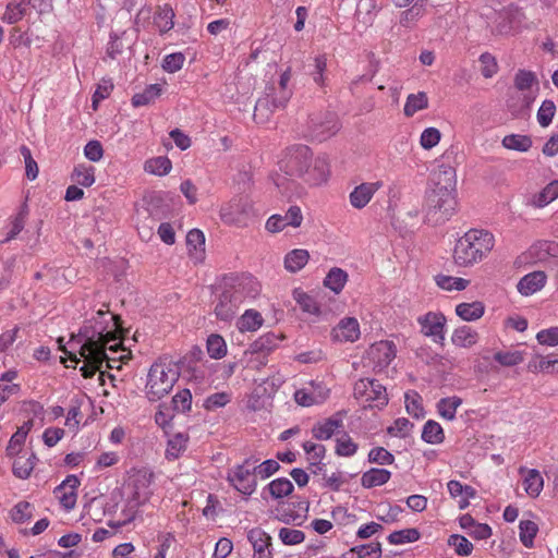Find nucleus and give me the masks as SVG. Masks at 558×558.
<instances>
[{"label": "nucleus", "instance_id": "1", "mask_svg": "<svg viewBox=\"0 0 558 558\" xmlns=\"http://www.w3.org/2000/svg\"><path fill=\"white\" fill-rule=\"evenodd\" d=\"M119 323L120 317L112 314L108 306L98 310L84 323L78 335L84 340L78 351L84 360L80 369L84 378H92L97 372L104 375V365L120 369L121 364L131 359V351L122 347L121 340L117 342Z\"/></svg>", "mask_w": 558, "mask_h": 558}, {"label": "nucleus", "instance_id": "2", "mask_svg": "<svg viewBox=\"0 0 558 558\" xmlns=\"http://www.w3.org/2000/svg\"><path fill=\"white\" fill-rule=\"evenodd\" d=\"M434 184L426 194L425 211L428 221L438 225L447 221L456 208V171L450 166H440L432 175Z\"/></svg>", "mask_w": 558, "mask_h": 558}, {"label": "nucleus", "instance_id": "3", "mask_svg": "<svg viewBox=\"0 0 558 558\" xmlns=\"http://www.w3.org/2000/svg\"><path fill=\"white\" fill-rule=\"evenodd\" d=\"M154 473L146 469H132L128 473L124 484L125 508L122 510V518L110 521L109 526L121 527L134 520L141 506L149 501L153 489Z\"/></svg>", "mask_w": 558, "mask_h": 558}, {"label": "nucleus", "instance_id": "4", "mask_svg": "<svg viewBox=\"0 0 558 558\" xmlns=\"http://www.w3.org/2000/svg\"><path fill=\"white\" fill-rule=\"evenodd\" d=\"M495 246V235L485 229H470L460 236L452 251L453 263L470 268L488 257Z\"/></svg>", "mask_w": 558, "mask_h": 558}, {"label": "nucleus", "instance_id": "5", "mask_svg": "<svg viewBox=\"0 0 558 558\" xmlns=\"http://www.w3.org/2000/svg\"><path fill=\"white\" fill-rule=\"evenodd\" d=\"M292 69L288 66L279 75L278 84L268 88L265 97L256 101L253 118L257 123L266 122L274 110L287 107L293 95Z\"/></svg>", "mask_w": 558, "mask_h": 558}, {"label": "nucleus", "instance_id": "6", "mask_svg": "<svg viewBox=\"0 0 558 558\" xmlns=\"http://www.w3.org/2000/svg\"><path fill=\"white\" fill-rule=\"evenodd\" d=\"M178 366L167 360L155 362L149 369L146 383V396L150 401H158L167 396L179 379Z\"/></svg>", "mask_w": 558, "mask_h": 558}, {"label": "nucleus", "instance_id": "7", "mask_svg": "<svg viewBox=\"0 0 558 558\" xmlns=\"http://www.w3.org/2000/svg\"><path fill=\"white\" fill-rule=\"evenodd\" d=\"M354 397L364 408L383 409L388 403L386 388L375 379L361 378L354 385Z\"/></svg>", "mask_w": 558, "mask_h": 558}, {"label": "nucleus", "instance_id": "8", "mask_svg": "<svg viewBox=\"0 0 558 558\" xmlns=\"http://www.w3.org/2000/svg\"><path fill=\"white\" fill-rule=\"evenodd\" d=\"M233 277L223 278V290L215 307L217 317L222 320L231 319L242 302V284L239 283L236 289Z\"/></svg>", "mask_w": 558, "mask_h": 558}, {"label": "nucleus", "instance_id": "9", "mask_svg": "<svg viewBox=\"0 0 558 558\" xmlns=\"http://www.w3.org/2000/svg\"><path fill=\"white\" fill-rule=\"evenodd\" d=\"M313 153L306 145H293L288 147L279 160V168L291 178L300 179Z\"/></svg>", "mask_w": 558, "mask_h": 558}, {"label": "nucleus", "instance_id": "10", "mask_svg": "<svg viewBox=\"0 0 558 558\" xmlns=\"http://www.w3.org/2000/svg\"><path fill=\"white\" fill-rule=\"evenodd\" d=\"M284 338L283 333L267 332L255 340L250 345L248 367L258 368L260 365H266L269 353L274 351Z\"/></svg>", "mask_w": 558, "mask_h": 558}, {"label": "nucleus", "instance_id": "11", "mask_svg": "<svg viewBox=\"0 0 558 558\" xmlns=\"http://www.w3.org/2000/svg\"><path fill=\"white\" fill-rule=\"evenodd\" d=\"M341 128V123L333 112L312 114L308 121L310 135L323 142L336 135Z\"/></svg>", "mask_w": 558, "mask_h": 558}, {"label": "nucleus", "instance_id": "12", "mask_svg": "<svg viewBox=\"0 0 558 558\" xmlns=\"http://www.w3.org/2000/svg\"><path fill=\"white\" fill-rule=\"evenodd\" d=\"M331 171L330 163L326 156H312L307 162L300 180L310 187H318L329 181Z\"/></svg>", "mask_w": 558, "mask_h": 558}, {"label": "nucleus", "instance_id": "13", "mask_svg": "<svg viewBox=\"0 0 558 558\" xmlns=\"http://www.w3.org/2000/svg\"><path fill=\"white\" fill-rule=\"evenodd\" d=\"M330 389L323 381L311 380L306 386L296 389L293 395L295 403L303 408L319 405L326 402Z\"/></svg>", "mask_w": 558, "mask_h": 558}, {"label": "nucleus", "instance_id": "14", "mask_svg": "<svg viewBox=\"0 0 558 558\" xmlns=\"http://www.w3.org/2000/svg\"><path fill=\"white\" fill-rule=\"evenodd\" d=\"M277 391V386L269 377L254 380V387L247 400V407L256 410L267 409L271 405L272 397Z\"/></svg>", "mask_w": 558, "mask_h": 558}, {"label": "nucleus", "instance_id": "15", "mask_svg": "<svg viewBox=\"0 0 558 558\" xmlns=\"http://www.w3.org/2000/svg\"><path fill=\"white\" fill-rule=\"evenodd\" d=\"M302 209L298 205L288 208L284 215L275 214L270 216L265 225L268 232L278 233L287 227L299 228L303 223Z\"/></svg>", "mask_w": 558, "mask_h": 558}, {"label": "nucleus", "instance_id": "16", "mask_svg": "<svg viewBox=\"0 0 558 558\" xmlns=\"http://www.w3.org/2000/svg\"><path fill=\"white\" fill-rule=\"evenodd\" d=\"M421 331L426 337L434 338V341L445 339L446 316L440 312H428L417 318Z\"/></svg>", "mask_w": 558, "mask_h": 558}, {"label": "nucleus", "instance_id": "17", "mask_svg": "<svg viewBox=\"0 0 558 558\" xmlns=\"http://www.w3.org/2000/svg\"><path fill=\"white\" fill-rule=\"evenodd\" d=\"M78 486L80 480L77 476L68 475L61 484L54 488V497L65 511H71L75 508Z\"/></svg>", "mask_w": 558, "mask_h": 558}, {"label": "nucleus", "instance_id": "18", "mask_svg": "<svg viewBox=\"0 0 558 558\" xmlns=\"http://www.w3.org/2000/svg\"><path fill=\"white\" fill-rule=\"evenodd\" d=\"M384 186V182L378 180L374 182H362L356 185L349 194V203L354 209L366 207L374 195Z\"/></svg>", "mask_w": 558, "mask_h": 558}, {"label": "nucleus", "instance_id": "19", "mask_svg": "<svg viewBox=\"0 0 558 558\" xmlns=\"http://www.w3.org/2000/svg\"><path fill=\"white\" fill-rule=\"evenodd\" d=\"M280 468L278 461L269 459L259 464H254L252 470L246 469V496L251 495L258 481H265L275 474Z\"/></svg>", "mask_w": 558, "mask_h": 558}, {"label": "nucleus", "instance_id": "20", "mask_svg": "<svg viewBox=\"0 0 558 558\" xmlns=\"http://www.w3.org/2000/svg\"><path fill=\"white\" fill-rule=\"evenodd\" d=\"M330 336L336 342H355L361 336L359 320L355 317H343L332 328Z\"/></svg>", "mask_w": 558, "mask_h": 558}, {"label": "nucleus", "instance_id": "21", "mask_svg": "<svg viewBox=\"0 0 558 558\" xmlns=\"http://www.w3.org/2000/svg\"><path fill=\"white\" fill-rule=\"evenodd\" d=\"M343 428V415L337 412L329 417L316 422L312 427V435L317 440H328Z\"/></svg>", "mask_w": 558, "mask_h": 558}, {"label": "nucleus", "instance_id": "22", "mask_svg": "<svg viewBox=\"0 0 558 558\" xmlns=\"http://www.w3.org/2000/svg\"><path fill=\"white\" fill-rule=\"evenodd\" d=\"M396 345L392 341L375 342L369 349V356L377 367H386L396 357Z\"/></svg>", "mask_w": 558, "mask_h": 558}, {"label": "nucleus", "instance_id": "23", "mask_svg": "<svg viewBox=\"0 0 558 558\" xmlns=\"http://www.w3.org/2000/svg\"><path fill=\"white\" fill-rule=\"evenodd\" d=\"M247 539L253 547V558H272L271 537L260 529H253L247 534Z\"/></svg>", "mask_w": 558, "mask_h": 558}, {"label": "nucleus", "instance_id": "24", "mask_svg": "<svg viewBox=\"0 0 558 558\" xmlns=\"http://www.w3.org/2000/svg\"><path fill=\"white\" fill-rule=\"evenodd\" d=\"M480 340L478 332L469 325L457 327L451 335V343L457 348L470 349Z\"/></svg>", "mask_w": 558, "mask_h": 558}, {"label": "nucleus", "instance_id": "25", "mask_svg": "<svg viewBox=\"0 0 558 558\" xmlns=\"http://www.w3.org/2000/svg\"><path fill=\"white\" fill-rule=\"evenodd\" d=\"M546 279L547 276L544 271L530 272L518 282V291L522 295H532L545 286Z\"/></svg>", "mask_w": 558, "mask_h": 558}, {"label": "nucleus", "instance_id": "26", "mask_svg": "<svg viewBox=\"0 0 558 558\" xmlns=\"http://www.w3.org/2000/svg\"><path fill=\"white\" fill-rule=\"evenodd\" d=\"M174 11L168 3L158 5L154 13V25L160 35L167 34L174 27Z\"/></svg>", "mask_w": 558, "mask_h": 558}, {"label": "nucleus", "instance_id": "27", "mask_svg": "<svg viewBox=\"0 0 558 558\" xmlns=\"http://www.w3.org/2000/svg\"><path fill=\"white\" fill-rule=\"evenodd\" d=\"M14 457L15 459L13 461V474L22 480L29 477L36 462L35 453L27 450L21 452L20 454H15Z\"/></svg>", "mask_w": 558, "mask_h": 558}, {"label": "nucleus", "instance_id": "28", "mask_svg": "<svg viewBox=\"0 0 558 558\" xmlns=\"http://www.w3.org/2000/svg\"><path fill=\"white\" fill-rule=\"evenodd\" d=\"M457 316L464 322H476L485 314V305L481 301L462 302L456 305Z\"/></svg>", "mask_w": 558, "mask_h": 558}, {"label": "nucleus", "instance_id": "29", "mask_svg": "<svg viewBox=\"0 0 558 558\" xmlns=\"http://www.w3.org/2000/svg\"><path fill=\"white\" fill-rule=\"evenodd\" d=\"M519 472L521 474L526 473L523 480L525 493L532 498L538 497L544 487V478L541 473L535 469L526 470L523 466L520 468Z\"/></svg>", "mask_w": 558, "mask_h": 558}, {"label": "nucleus", "instance_id": "30", "mask_svg": "<svg viewBox=\"0 0 558 558\" xmlns=\"http://www.w3.org/2000/svg\"><path fill=\"white\" fill-rule=\"evenodd\" d=\"M527 371L533 374H558V359L553 355H536L529 362Z\"/></svg>", "mask_w": 558, "mask_h": 558}, {"label": "nucleus", "instance_id": "31", "mask_svg": "<svg viewBox=\"0 0 558 558\" xmlns=\"http://www.w3.org/2000/svg\"><path fill=\"white\" fill-rule=\"evenodd\" d=\"M293 300L304 313L319 316L322 311L315 299L301 288H295L292 292Z\"/></svg>", "mask_w": 558, "mask_h": 558}, {"label": "nucleus", "instance_id": "32", "mask_svg": "<svg viewBox=\"0 0 558 558\" xmlns=\"http://www.w3.org/2000/svg\"><path fill=\"white\" fill-rule=\"evenodd\" d=\"M391 477V472L386 469L373 468L363 473L361 484L364 488H373L386 484Z\"/></svg>", "mask_w": 558, "mask_h": 558}, {"label": "nucleus", "instance_id": "33", "mask_svg": "<svg viewBox=\"0 0 558 558\" xmlns=\"http://www.w3.org/2000/svg\"><path fill=\"white\" fill-rule=\"evenodd\" d=\"M243 213L242 199L234 198L221 207L220 217L225 223L234 225L241 221Z\"/></svg>", "mask_w": 558, "mask_h": 558}, {"label": "nucleus", "instance_id": "34", "mask_svg": "<svg viewBox=\"0 0 558 558\" xmlns=\"http://www.w3.org/2000/svg\"><path fill=\"white\" fill-rule=\"evenodd\" d=\"M17 377V372L10 369L4 372L0 377V405L5 402L10 397L20 391V385L14 384L13 380Z\"/></svg>", "mask_w": 558, "mask_h": 558}, {"label": "nucleus", "instance_id": "35", "mask_svg": "<svg viewBox=\"0 0 558 558\" xmlns=\"http://www.w3.org/2000/svg\"><path fill=\"white\" fill-rule=\"evenodd\" d=\"M95 167L86 163H78L71 173V180L77 185L89 187L95 183Z\"/></svg>", "mask_w": 558, "mask_h": 558}, {"label": "nucleus", "instance_id": "36", "mask_svg": "<svg viewBox=\"0 0 558 558\" xmlns=\"http://www.w3.org/2000/svg\"><path fill=\"white\" fill-rule=\"evenodd\" d=\"M308 259L310 254L306 250H292L284 257V268L290 272H298L307 264Z\"/></svg>", "mask_w": 558, "mask_h": 558}, {"label": "nucleus", "instance_id": "37", "mask_svg": "<svg viewBox=\"0 0 558 558\" xmlns=\"http://www.w3.org/2000/svg\"><path fill=\"white\" fill-rule=\"evenodd\" d=\"M348 281V274L343 269L339 267H333L329 270L327 276L324 279V286L335 292L336 294H339L345 283Z\"/></svg>", "mask_w": 558, "mask_h": 558}, {"label": "nucleus", "instance_id": "38", "mask_svg": "<svg viewBox=\"0 0 558 558\" xmlns=\"http://www.w3.org/2000/svg\"><path fill=\"white\" fill-rule=\"evenodd\" d=\"M428 107V97L426 93L418 92L416 94H410L407 97L403 112L408 118L413 117L417 111L424 110Z\"/></svg>", "mask_w": 558, "mask_h": 558}, {"label": "nucleus", "instance_id": "39", "mask_svg": "<svg viewBox=\"0 0 558 558\" xmlns=\"http://www.w3.org/2000/svg\"><path fill=\"white\" fill-rule=\"evenodd\" d=\"M558 198V180L548 183L539 193L535 194L532 198V204L535 207L542 208Z\"/></svg>", "mask_w": 558, "mask_h": 558}, {"label": "nucleus", "instance_id": "40", "mask_svg": "<svg viewBox=\"0 0 558 558\" xmlns=\"http://www.w3.org/2000/svg\"><path fill=\"white\" fill-rule=\"evenodd\" d=\"M435 282L438 288L445 291H463L470 284V280L468 279L448 275H437L435 277Z\"/></svg>", "mask_w": 558, "mask_h": 558}, {"label": "nucleus", "instance_id": "41", "mask_svg": "<svg viewBox=\"0 0 558 558\" xmlns=\"http://www.w3.org/2000/svg\"><path fill=\"white\" fill-rule=\"evenodd\" d=\"M294 489L292 482L286 477L271 481L265 488L274 499L289 496Z\"/></svg>", "mask_w": 558, "mask_h": 558}, {"label": "nucleus", "instance_id": "42", "mask_svg": "<svg viewBox=\"0 0 558 558\" xmlns=\"http://www.w3.org/2000/svg\"><path fill=\"white\" fill-rule=\"evenodd\" d=\"M462 404V399L457 396L442 398L437 403L438 414L447 420L452 421L456 417L458 408Z\"/></svg>", "mask_w": 558, "mask_h": 558}, {"label": "nucleus", "instance_id": "43", "mask_svg": "<svg viewBox=\"0 0 558 558\" xmlns=\"http://www.w3.org/2000/svg\"><path fill=\"white\" fill-rule=\"evenodd\" d=\"M422 439L432 445L441 444L445 439L441 425L434 420H428L423 426Z\"/></svg>", "mask_w": 558, "mask_h": 558}, {"label": "nucleus", "instance_id": "44", "mask_svg": "<svg viewBox=\"0 0 558 558\" xmlns=\"http://www.w3.org/2000/svg\"><path fill=\"white\" fill-rule=\"evenodd\" d=\"M172 169L171 160L166 156H159L155 158H150L145 161L144 170L150 174L155 175H166Z\"/></svg>", "mask_w": 558, "mask_h": 558}, {"label": "nucleus", "instance_id": "45", "mask_svg": "<svg viewBox=\"0 0 558 558\" xmlns=\"http://www.w3.org/2000/svg\"><path fill=\"white\" fill-rule=\"evenodd\" d=\"M501 144L507 149L525 153L532 147V140L523 134H509L502 138Z\"/></svg>", "mask_w": 558, "mask_h": 558}, {"label": "nucleus", "instance_id": "46", "mask_svg": "<svg viewBox=\"0 0 558 558\" xmlns=\"http://www.w3.org/2000/svg\"><path fill=\"white\" fill-rule=\"evenodd\" d=\"M162 88L159 84L147 86L142 93H137L132 97L134 107L147 106L155 101L161 95Z\"/></svg>", "mask_w": 558, "mask_h": 558}, {"label": "nucleus", "instance_id": "47", "mask_svg": "<svg viewBox=\"0 0 558 558\" xmlns=\"http://www.w3.org/2000/svg\"><path fill=\"white\" fill-rule=\"evenodd\" d=\"M359 449L357 444L348 433H343L336 439L335 453L339 457H352Z\"/></svg>", "mask_w": 558, "mask_h": 558}, {"label": "nucleus", "instance_id": "48", "mask_svg": "<svg viewBox=\"0 0 558 558\" xmlns=\"http://www.w3.org/2000/svg\"><path fill=\"white\" fill-rule=\"evenodd\" d=\"M187 437L183 434H175L172 436L167 445L166 457L169 460L178 459L181 453L186 449Z\"/></svg>", "mask_w": 558, "mask_h": 558}, {"label": "nucleus", "instance_id": "49", "mask_svg": "<svg viewBox=\"0 0 558 558\" xmlns=\"http://www.w3.org/2000/svg\"><path fill=\"white\" fill-rule=\"evenodd\" d=\"M420 532L414 529H404L400 531H395L388 535V542L392 545H401L407 543L416 542L420 538Z\"/></svg>", "mask_w": 558, "mask_h": 558}, {"label": "nucleus", "instance_id": "50", "mask_svg": "<svg viewBox=\"0 0 558 558\" xmlns=\"http://www.w3.org/2000/svg\"><path fill=\"white\" fill-rule=\"evenodd\" d=\"M405 410L407 412L415 417L422 418L424 416V408L422 405V399L415 391H409L404 395Z\"/></svg>", "mask_w": 558, "mask_h": 558}, {"label": "nucleus", "instance_id": "51", "mask_svg": "<svg viewBox=\"0 0 558 558\" xmlns=\"http://www.w3.org/2000/svg\"><path fill=\"white\" fill-rule=\"evenodd\" d=\"M494 360L502 366H515L523 362L524 352L519 350L498 351L494 354Z\"/></svg>", "mask_w": 558, "mask_h": 558}, {"label": "nucleus", "instance_id": "52", "mask_svg": "<svg viewBox=\"0 0 558 558\" xmlns=\"http://www.w3.org/2000/svg\"><path fill=\"white\" fill-rule=\"evenodd\" d=\"M34 507L28 501L17 502L11 510V519L19 524L29 521L33 517Z\"/></svg>", "mask_w": 558, "mask_h": 558}, {"label": "nucleus", "instance_id": "53", "mask_svg": "<svg viewBox=\"0 0 558 558\" xmlns=\"http://www.w3.org/2000/svg\"><path fill=\"white\" fill-rule=\"evenodd\" d=\"M26 14V4L23 1H12L7 5L3 21L9 24H15L20 22Z\"/></svg>", "mask_w": 558, "mask_h": 558}, {"label": "nucleus", "instance_id": "54", "mask_svg": "<svg viewBox=\"0 0 558 558\" xmlns=\"http://www.w3.org/2000/svg\"><path fill=\"white\" fill-rule=\"evenodd\" d=\"M207 352L213 359H221L227 353V345L225 339L216 333H213L207 339Z\"/></svg>", "mask_w": 558, "mask_h": 558}, {"label": "nucleus", "instance_id": "55", "mask_svg": "<svg viewBox=\"0 0 558 558\" xmlns=\"http://www.w3.org/2000/svg\"><path fill=\"white\" fill-rule=\"evenodd\" d=\"M520 539L522 544L531 548L534 543V538L538 532V526L534 521L525 520L520 522Z\"/></svg>", "mask_w": 558, "mask_h": 558}, {"label": "nucleus", "instance_id": "56", "mask_svg": "<svg viewBox=\"0 0 558 558\" xmlns=\"http://www.w3.org/2000/svg\"><path fill=\"white\" fill-rule=\"evenodd\" d=\"M278 537L284 545L293 546L303 543L305 534L301 530L281 527L278 532Z\"/></svg>", "mask_w": 558, "mask_h": 558}, {"label": "nucleus", "instance_id": "57", "mask_svg": "<svg viewBox=\"0 0 558 558\" xmlns=\"http://www.w3.org/2000/svg\"><path fill=\"white\" fill-rule=\"evenodd\" d=\"M412 428L413 424L408 418L399 417L387 428V433L393 437L405 438Z\"/></svg>", "mask_w": 558, "mask_h": 558}, {"label": "nucleus", "instance_id": "58", "mask_svg": "<svg viewBox=\"0 0 558 558\" xmlns=\"http://www.w3.org/2000/svg\"><path fill=\"white\" fill-rule=\"evenodd\" d=\"M556 113V106L553 100H544L537 111V121L541 126H548Z\"/></svg>", "mask_w": 558, "mask_h": 558}, {"label": "nucleus", "instance_id": "59", "mask_svg": "<svg viewBox=\"0 0 558 558\" xmlns=\"http://www.w3.org/2000/svg\"><path fill=\"white\" fill-rule=\"evenodd\" d=\"M424 14H425L424 4L416 2L410 9L402 12L400 23L403 26L409 27L413 23H415L420 17H422Z\"/></svg>", "mask_w": 558, "mask_h": 558}, {"label": "nucleus", "instance_id": "60", "mask_svg": "<svg viewBox=\"0 0 558 558\" xmlns=\"http://www.w3.org/2000/svg\"><path fill=\"white\" fill-rule=\"evenodd\" d=\"M448 544L452 546L459 556H469L473 550L472 543L464 536L454 534L448 539Z\"/></svg>", "mask_w": 558, "mask_h": 558}, {"label": "nucleus", "instance_id": "61", "mask_svg": "<svg viewBox=\"0 0 558 558\" xmlns=\"http://www.w3.org/2000/svg\"><path fill=\"white\" fill-rule=\"evenodd\" d=\"M513 83L517 89L529 90L536 83V76L531 71L519 70L514 75Z\"/></svg>", "mask_w": 558, "mask_h": 558}, {"label": "nucleus", "instance_id": "62", "mask_svg": "<svg viewBox=\"0 0 558 558\" xmlns=\"http://www.w3.org/2000/svg\"><path fill=\"white\" fill-rule=\"evenodd\" d=\"M185 57L182 52L167 54L162 60V69L168 73L180 71L184 64Z\"/></svg>", "mask_w": 558, "mask_h": 558}, {"label": "nucleus", "instance_id": "63", "mask_svg": "<svg viewBox=\"0 0 558 558\" xmlns=\"http://www.w3.org/2000/svg\"><path fill=\"white\" fill-rule=\"evenodd\" d=\"M356 553L359 558H380L381 557V545L380 543H371L367 545L356 546L351 549Z\"/></svg>", "mask_w": 558, "mask_h": 558}, {"label": "nucleus", "instance_id": "64", "mask_svg": "<svg viewBox=\"0 0 558 558\" xmlns=\"http://www.w3.org/2000/svg\"><path fill=\"white\" fill-rule=\"evenodd\" d=\"M536 340L542 345H558V326L539 330L536 333Z\"/></svg>", "mask_w": 558, "mask_h": 558}]
</instances>
